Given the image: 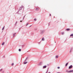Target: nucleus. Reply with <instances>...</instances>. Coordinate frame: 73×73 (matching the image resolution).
Returning a JSON list of instances; mask_svg holds the SVG:
<instances>
[{
	"instance_id": "f257e3e1",
	"label": "nucleus",
	"mask_w": 73,
	"mask_h": 73,
	"mask_svg": "<svg viewBox=\"0 0 73 73\" xmlns=\"http://www.w3.org/2000/svg\"><path fill=\"white\" fill-rule=\"evenodd\" d=\"M73 68V66H72V65H71L69 67V69H71Z\"/></svg>"
},
{
	"instance_id": "f03ea898",
	"label": "nucleus",
	"mask_w": 73,
	"mask_h": 73,
	"mask_svg": "<svg viewBox=\"0 0 73 73\" xmlns=\"http://www.w3.org/2000/svg\"><path fill=\"white\" fill-rule=\"evenodd\" d=\"M72 72H73V70H70V71H68V73H72Z\"/></svg>"
},
{
	"instance_id": "7ed1b4c3",
	"label": "nucleus",
	"mask_w": 73,
	"mask_h": 73,
	"mask_svg": "<svg viewBox=\"0 0 73 73\" xmlns=\"http://www.w3.org/2000/svg\"><path fill=\"white\" fill-rule=\"evenodd\" d=\"M66 31H70V29H66Z\"/></svg>"
},
{
	"instance_id": "20e7f679",
	"label": "nucleus",
	"mask_w": 73,
	"mask_h": 73,
	"mask_svg": "<svg viewBox=\"0 0 73 73\" xmlns=\"http://www.w3.org/2000/svg\"><path fill=\"white\" fill-rule=\"evenodd\" d=\"M46 68V66H45L43 67V68Z\"/></svg>"
},
{
	"instance_id": "39448f33",
	"label": "nucleus",
	"mask_w": 73,
	"mask_h": 73,
	"mask_svg": "<svg viewBox=\"0 0 73 73\" xmlns=\"http://www.w3.org/2000/svg\"><path fill=\"white\" fill-rule=\"evenodd\" d=\"M42 41H44V38H43L42 39Z\"/></svg>"
},
{
	"instance_id": "423d86ee",
	"label": "nucleus",
	"mask_w": 73,
	"mask_h": 73,
	"mask_svg": "<svg viewBox=\"0 0 73 73\" xmlns=\"http://www.w3.org/2000/svg\"><path fill=\"white\" fill-rule=\"evenodd\" d=\"M4 44H5V42H3L2 44V45H4Z\"/></svg>"
},
{
	"instance_id": "0eeeda50",
	"label": "nucleus",
	"mask_w": 73,
	"mask_h": 73,
	"mask_svg": "<svg viewBox=\"0 0 73 73\" xmlns=\"http://www.w3.org/2000/svg\"><path fill=\"white\" fill-rule=\"evenodd\" d=\"M68 65V63H67L65 65L66 66H67V65Z\"/></svg>"
},
{
	"instance_id": "6e6552de",
	"label": "nucleus",
	"mask_w": 73,
	"mask_h": 73,
	"mask_svg": "<svg viewBox=\"0 0 73 73\" xmlns=\"http://www.w3.org/2000/svg\"><path fill=\"white\" fill-rule=\"evenodd\" d=\"M27 62H24L23 64H27Z\"/></svg>"
},
{
	"instance_id": "1a4fd4ad",
	"label": "nucleus",
	"mask_w": 73,
	"mask_h": 73,
	"mask_svg": "<svg viewBox=\"0 0 73 73\" xmlns=\"http://www.w3.org/2000/svg\"><path fill=\"white\" fill-rule=\"evenodd\" d=\"M58 56H56V58H58Z\"/></svg>"
},
{
	"instance_id": "9d476101",
	"label": "nucleus",
	"mask_w": 73,
	"mask_h": 73,
	"mask_svg": "<svg viewBox=\"0 0 73 73\" xmlns=\"http://www.w3.org/2000/svg\"><path fill=\"white\" fill-rule=\"evenodd\" d=\"M36 11H37V10H38V8H36Z\"/></svg>"
},
{
	"instance_id": "9b49d317",
	"label": "nucleus",
	"mask_w": 73,
	"mask_h": 73,
	"mask_svg": "<svg viewBox=\"0 0 73 73\" xmlns=\"http://www.w3.org/2000/svg\"><path fill=\"white\" fill-rule=\"evenodd\" d=\"M73 36V34H71V35H70V36Z\"/></svg>"
},
{
	"instance_id": "f8f14e48",
	"label": "nucleus",
	"mask_w": 73,
	"mask_h": 73,
	"mask_svg": "<svg viewBox=\"0 0 73 73\" xmlns=\"http://www.w3.org/2000/svg\"><path fill=\"white\" fill-rule=\"evenodd\" d=\"M19 52H20L21 50V49H19Z\"/></svg>"
},
{
	"instance_id": "ddd939ff",
	"label": "nucleus",
	"mask_w": 73,
	"mask_h": 73,
	"mask_svg": "<svg viewBox=\"0 0 73 73\" xmlns=\"http://www.w3.org/2000/svg\"><path fill=\"white\" fill-rule=\"evenodd\" d=\"M64 34V33H62V35H63Z\"/></svg>"
},
{
	"instance_id": "4468645a",
	"label": "nucleus",
	"mask_w": 73,
	"mask_h": 73,
	"mask_svg": "<svg viewBox=\"0 0 73 73\" xmlns=\"http://www.w3.org/2000/svg\"><path fill=\"white\" fill-rule=\"evenodd\" d=\"M15 35H16V33H15L13 35V37L15 36Z\"/></svg>"
},
{
	"instance_id": "2eb2a0df",
	"label": "nucleus",
	"mask_w": 73,
	"mask_h": 73,
	"mask_svg": "<svg viewBox=\"0 0 73 73\" xmlns=\"http://www.w3.org/2000/svg\"><path fill=\"white\" fill-rule=\"evenodd\" d=\"M68 72H69V71H68V70H66V72H67V73H68Z\"/></svg>"
},
{
	"instance_id": "dca6fc26",
	"label": "nucleus",
	"mask_w": 73,
	"mask_h": 73,
	"mask_svg": "<svg viewBox=\"0 0 73 73\" xmlns=\"http://www.w3.org/2000/svg\"><path fill=\"white\" fill-rule=\"evenodd\" d=\"M13 65H14V64L13 63L11 65H12V66H13Z\"/></svg>"
},
{
	"instance_id": "f3484780",
	"label": "nucleus",
	"mask_w": 73,
	"mask_h": 73,
	"mask_svg": "<svg viewBox=\"0 0 73 73\" xmlns=\"http://www.w3.org/2000/svg\"><path fill=\"white\" fill-rule=\"evenodd\" d=\"M4 27H3V28L2 29V30H4Z\"/></svg>"
},
{
	"instance_id": "a211bd4d",
	"label": "nucleus",
	"mask_w": 73,
	"mask_h": 73,
	"mask_svg": "<svg viewBox=\"0 0 73 73\" xmlns=\"http://www.w3.org/2000/svg\"><path fill=\"white\" fill-rule=\"evenodd\" d=\"M60 67H58V69H60Z\"/></svg>"
},
{
	"instance_id": "6ab92c4d",
	"label": "nucleus",
	"mask_w": 73,
	"mask_h": 73,
	"mask_svg": "<svg viewBox=\"0 0 73 73\" xmlns=\"http://www.w3.org/2000/svg\"><path fill=\"white\" fill-rule=\"evenodd\" d=\"M34 20L35 21H36V19H35Z\"/></svg>"
},
{
	"instance_id": "aec40b11",
	"label": "nucleus",
	"mask_w": 73,
	"mask_h": 73,
	"mask_svg": "<svg viewBox=\"0 0 73 73\" xmlns=\"http://www.w3.org/2000/svg\"><path fill=\"white\" fill-rule=\"evenodd\" d=\"M3 70V69H1L0 70V71H1V70Z\"/></svg>"
},
{
	"instance_id": "412c9836",
	"label": "nucleus",
	"mask_w": 73,
	"mask_h": 73,
	"mask_svg": "<svg viewBox=\"0 0 73 73\" xmlns=\"http://www.w3.org/2000/svg\"><path fill=\"white\" fill-rule=\"evenodd\" d=\"M28 25V23H27V25H26V26H27V25Z\"/></svg>"
},
{
	"instance_id": "4be33fe9",
	"label": "nucleus",
	"mask_w": 73,
	"mask_h": 73,
	"mask_svg": "<svg viewBox=\"0 0 73 73\" xmlns=\"http://www.w3.org/2000/svg\"><path fill=\"white\" fill-rule=\"evenodd\" d=\"M50 16H51V14H50Z\"/></svg>"
},
{
	"instance_id": "5701e85b",
	"label": "nucleus",
	"mask_w": 73,
	"mask_h": 73,
	"mask_svg": "<svg viewBox=\"0 0 73 73\" xmlns=\"http://www.w3.org/2000/svg\"><path fill=\"white\" fill-rule=\"evenodd\" d=\"M20 22H22V21H20Z\"/></svg>"
}]
</instances>
